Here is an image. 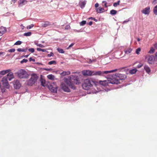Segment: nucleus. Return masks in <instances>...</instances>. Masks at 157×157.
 I'll use <instances>...</instances> for the list:
<instances>
[{"mask_svg":"<svg viewBox=\"0 0 157 157\" xmlns=\"http://www.w3.org/2000/svg\"><path fill=\"white\" fill-rule=\"evenodd\" d=\"M51 25H52L51 23L48 21H46L44 22V23H42L41 24V26L43 27H46Z\"/></svg>","mask_w":157,"mask_h":157,"instance_id":"f3484780","label":"nucleus"},{"mask_svg":"<svg viewBox=\"0 0 157 157\" xmlns=\"http://www.w3.org/2000/svg\"><path fill=\"white\" fill-rule=\"evenodd\" d=\"M38 77L35 74H33L31 75V77L27 81V84L29 86H33L36 81Z\"/></svg>","mask_w":157,"mask_h":157,"instance_id":"39448f33","label":"nucleus"},{"mask_svg":"<svg viewBox=\"0 0 157 157\" xmlns=\"http://www.w3.org/2000/svg\"><path fill=\"white\" fill-rule=\"evenodd\" d=\"M71 73L70 71H64L60 73V75L62 76H64L67 75H69Z\"/></svg>","mask_w":157,"mask_h":157,"instance_id":"412c9836","label":"nucleus"},{"mask_svg":"<svg viewBox=\"0 0 157 157\" xmlns=\"http://www.w3.org/2000/svg\"><path fill=\"white\" fill-rule=\"evenodd\" d=\"M92 62V61L90 59V61H89V63H91Z\"/></svg>","mask_w":157,"mask_h":157,"instance_id":"774afa93","label":"nucleus"},{"mask_svg":"<svg viewBox=\"0 0 157 157\" xmlns=\"http://www.w3.org/2000/svg\"><path fill=\"white\" fill-rule=\"evenodd\" d=\"M110 75L111 78H109V82L112 84H118L120 83L119 79L122 80L125 79L126 78V76L125 75L120 73Z\"/></svg>","mask_w":157,"mask_h":157,"instance_id":"f03ea898","label":"nucleus"},{"mask_svg":"<svg viewBox=\"0 0 157 157\" xmlns=\"http://www.w3.org/2000/svg\"><path fill=\"white\" fill-rule=\"evenodd\" d=\"M49 65L56 64V62L55 60L51 61L48 63Z\"/></svg>","mask_w":157,"mask_h":157,"instance_id":"72a5a7b5","label":"nucleus"},{"mask_svg":"<svg viewBox=\"0 0 157 157\" xmlns=\"http://www.w3.org/2000/svg\"><path fill=\"white\" fill-rule=\"evenodd\" d=\"M130 18H129L128 19H127L126 20H125L124 21H123V22L122 24H125V23H127V22H128L129 21H130Z\"/></svg>","mask_w":157,"mask_h":157,"instance_id":"37998d69","label":"nucleus"},{"mask_svg":"<svg viewBox=\"0 0 157 157\" xmlns=\"http://www.w3.org/2000/svg\"><path fill=\"white\" fill-rule=\"evenodd\" d=\"M144 69L146 71L147 73L148 74H149L151 72V70L150 69V67H148V66L147 65H145L144 66Z\"/></svg>","mask_w":157,"mask_h":157,"instance_id":"6ab92c4d","label":"nucleus"},{"mask_svg":"<svg viewBox=\"0 0 157 157\" xmlns=\"http://www.w3.org/2000/svg\"><path fill=\"white\" fill-rule=\"evenodd\" d=\"M64 81L70 88L73 90L76 89V87L74 84H79V83L78 76H77L71 75L69 78H64Z\"/></svg>","mask_w":157,"mask_h":157,"instance_id":"f257e3e1","label":"nucleus"},{"mask_svg":"<svg viewBox=\"0 0 157 157\" xmlns=\"http://www.w3.org/2000/svg\"><path fill=\"white\" fill-rule=\"evenodd\" d=\"M95 81H93L90 79H86L84 81V83L82 85V86L85 90H88L92 87L93 85L95 86Z\"/></svg>","mask_w":157,"mask_h":157,"instance_id":"20e7f679","label":"nucleus"},{"mask_svg":"<svg viewBox=\"0 0 157 157\" xmlns=\"http://www.w3.org/2000/svg\"><path fill=\"white\" fill-rule=\"evenodd\" d=\"M104 9L103 8H100L99 9H96V11L98 13H103L104 12Z\"/></svg>","mask_w":157,"mask_h":157,"instance_id":"5701e85b","label":"nucleus"},{"mask_svg":"<svg viewBox=\"0 0 157 157\" xmlns=\"http://www.w3.org/2000/svg\"><path fill=\"white\" fill-rule=\"evenodd\" d=\"M155 51V49L153 47H151L150 50L148 52V53L150 54H153L154 53Z\"/></svg>","mask_w":157,"mask_h":157,"instance_id":"473e14b6","label":"nucleus"},{"mask_svg":"<svg viewBox=\"0 0 157 157\" xmlns=\"http://www.w3.org/2000/svg\"><path fill=\"white\" fill-rule=\"evenodd\" d=\"M41 51H42V52H46L47 51H46V50H45V49H42Z\"/></svg>","mask_w":157,"mask_h":157,"instance_id":"bf43d9fd","label":"nucleus"},{"mask_svg":"<svg viewBox=\"0 0 157 157\" xmlns=\"http://www.w3.org/2000/svg\"><path fill=\"white\" fill-rule=\"evenodd\" d=\"M21 86V84L18 80L14 81V87L15 89H19Z\"/></svg>","mask_w":157,"mask_h":157,"instance_id":"ddd939ff","label":"nucleus"},{"mask_svg":"<svg viewBox=\"0 0 157 157\" xmlns=\"http://www.w3.org/2000/svg\"><path fill=\"white\" fill-rule=\"evenodd\" d=\"M140 39L139 38H137V40L138 41H140Z\"/></svg>","mask_w":157,"mask_h":157,"instance_id":"338daca9","label":"nucleus"},{"mask_svg":"<svg viewBox=\"0 0 157 157\" xmlns=\"http://www.w3.org/2000/svg\"><path fill=\"white\" fill-rule=\"evenodd\" d=\"M98 6H99V4L98 3H96L95 4V7L96 8L98 7Z\"/></svg>","mask_w":157,"mask_h":157,"instance_id":"864d4df0","label":"nucleus"},{"mask_svg":"<svg viewBox=\"0 0 157 157\" xmlns=\"http://www.w3.org/2000/svg\"><path fill=\"white\" fill-rule=\"evenodd\" d=\"M2 84L7 89H9L10 85L9 84L7 79L6 77L3 78L2 80Z\"/></svg>","mask_w":157,"mask_h":157,"instance_id":"1a4fd4ad","label":"nucleus"},{"mask_svg":"<svg viewBox=\"0 0 157 157\" xmlns=\"http://www.w3.org/2000/svg\"><path fill=\"white\" fill-rule=\"evenodd\" d=\"M44 70L47 71H50L52 70V69L51 68H45L44 69Z\"/></svg>","mask_w":157,"mask_h":157,"instance_id":"de8ad7c7","label":"nucleus"},{"mask_svg":"<svg viewBox=\"0 0 157 157\" xmlns=\"http://www.w3.org/2000/svg\"><path fill=\"white\" fill-rule=\"evenodd\" d=\"M17 0H12L11 1L14 3H15L16 2Z\"/></svg>","mask_w":157,"mask_h":157,"instance_id":"680f3d73","label":"nucleus"},{"mask_svg":"<svg viewBox=\"0 0 157 157\" xmlns=\"http://www.w3.org/2000/svg\"><path fill=\"white\" fill-rule=\"evenodd\" d=\"M132 49L130 48H128L127 50H124V52L126 54H128L132 51Z\"/></svg>","mask_w":157,"mask_h":157,"instance_id":"4be33fe9","label":"nucleus"},{"mask_svg":"<svg viewBox=\"0 0 157 157\" xmlns=\"http://www.w3.org/2000/svg\"><path fill=\"white\" fill-rule=\"evenodd\" d=\"M22 43V42L20 40H18L14 44V45H20Z\"/></svg>","mask_w":157,"mask_h":157,"instance_id":"c9c22d12","label":"nucleus"},{"mask_svg":"<svg viewBox=\"0 0 157 157\" xmlns=\"http://www.w3.org/2000/svg\"><path fill=\"white\" fill-rule=\"evenodd\" d=\"M117 13V11L114 10H112L110 11V14L112 15H115Z\"/></svg>","mask_w":157,"mask_h":157,"instance_id":"a878e982","label":"nucleus"},{"mask_svg":"<svg viewBox=\"0 0 157 157\" xmlns=\"http://www.w3.org/2000/svg\"><path fill=\"white\" fill-rule=\"evenodd\" d=\"M15 50L14 48L10 49L8 50V51L9 52H15Z\"/></svg>","mask_w":157,"mask_h":157,"instance_id":"79ce46f5","label":"nucleus"},{"mask_svg":"<svg viewBox=\"0 0 157 157\" xmlns=\"http://www.w3.org/2000/svg\"><path fill=\"white\" fill-rule=\"evenodd\" d=\"M86 1H80L79 2V5L80 6V7L82 9L83 8L86 4Z\"/></svg>","mask_w":157,"mask_h":157,"instance_id":"a211bd4d","label":"nucleus"},{"mask_svg":"<svg viewBox=\"0 0 157 157\" xmlns=\"http://www.w3.org/2000/svg\"><path fill=\"white\" fill-rule=\"evenodd\" d=\"M6 74V72H5V70H3V71H1L0 73V74L1 75H4Z\"/></svg>","mask_w":157,"mask_h":157,"instance_id":"a18cd8bd","label":"nucleus"},{"mask_svg":"<svg viewBox=\"0 0 157 157\" xmlns=\"http://www.w3.org/2000/svg\"><path fill=\"white\" fill-rule=\"evenodd\" d=\"M62 83L61 85V89L65 92H70V90L68 87L69 86L66 82Z\"/></svg>","mask_w":157,"mask_h":157,"instance_id":"6e6552de","label":"nucleus"},{"mask_svg":"<svg viewBox=\"0 0 157 157\" xmlns=\"http://www.w3.org/2000/svg\"><path fill=\"white\" fill-rule=\"evenodd\" d=\"M86 23V21H82L80 23V25L81 26H83L85 25Z\"/></svg>","mask_w":157,"mask_h":157,"instance_id":"e433bc0d","label":"nucleus"},{"mask_svg":"<svg viewBox=\"0 0 157 157\" xmlns=\"http://www.w3.org/2000/svg\"><path fill=\"white\" fill-rule=\"evenodd\" d=\"M41 85L44 86L45 87V80L44 79H41L40 80Z\"/></svg>","mask_w":157,"mask_h":157,"instance_id":"c85d7f7f","label":"nucleus"},{"mask_svg":"<svg viewBox=\"0 0 157 157\" xmlns=\"http://www.w3.org/2000/svg\"><path fill=\"white\" fill-rule=\"evenodd\" d=\"M74 44H75L74 43H71L70 45H69V47L67 48V49H69V48H70L72 46H73L74 45Z\"/></svg>","mask_w":157,"mask_h":157,"instance_id":"49530a36","label":"nucleus"},{"mask_svg":"<svg viewBox=\"0 0 157 157\" xmlns=\"http://www.w3.org/2000/svg\"><path fill=\"white\" fill-rule=\"evenodd\" d=\"M143 65L142 64H140L137 66V67L138 68H140L141 67L143 66Z\"/></svg>","mask_w":157,"mask_h":157,"instance_id":"8fccbe9b","label":"nucleus"},{"mask_svg":"<svg viewBox=\"0 0 157 157\" xmlns=\"http://www.w3.org/2000/svg\"><path fill=\"white\" fill-rule=\"evenodd\" d=\"M137 71V70L136 68H134L130 70L129 73L131 74H135Z\"/></svg>","mask_w":157,"mask_h":157,"instance_id":"b1692460","label":"nucleus"},{"mask_svg":"<svg viewBox=\"0 0 157 157\" xmlns=\"http://www.w3.org/2000/svg\"><path fill=\"white\" fill-rule=\"evenodd\" d=\"M20 2L19 5V6H20L21 5H25L26 4L27 1L26 0H20Z\"/></svg>","mask_w":157,"mask_h":157,"instance_id":"aec40b11","label":"nucleus"},{"mask_svg":"<svg viewBox=\"0 0 157 157\" xmlns=\"http://www.w3.org/2000/svg\"><path fill=\"white\" fill-rule=\"evenodd\" d=\"M153 11L155 15H157V5L154 7Z\"/></svg>","mask_w":157,"mask_h":157,"instance_id":"c756f323","label":"nucleus"},{"mask_svg":"<svg viewBox=\"0 0 157 157\" xmlns=\"http://www.w3.org/2000/svg\"><path fill=\"white\" fill-rule=\"evenodd\" d=\"M154 47L157 48V43H156L154 45Z\"/></svg>","mask_w":157,"mask_h":157,"instance_id":"052dcab7","label":"nucleus"},{"mask_svg":"<svg viewBox=\"0 0 157 157\" xmlns=\"http://www.w3.org/2000/svg\"><path fill=\"white\" fill-rule=\"evenodd\" d=\"M36 50L37 51H41L42 49L40 48H37Z\"/></svg>","mask_w":157,"mask_h":157,"instance_id":"5fc2aeb1","label":"nucleus"},{"mask_svg":"<svg viewBox=\"0 0 157 157\" xmlns=\"http://www.w3.org/2000/svg\"><path fill=\"white\" fill-rule=\"evenodd\" d=\"M5 72H6V73H9V72L10 71V70L9 69L7 70H5Z\"/></svg>","mask_w":157,"mask_h":157,"instance_id":"4d7b16f0","label":"nucleus"},{"mask_svg":"<svg viewBox=\"0 0 157 157\" xmlns=\"http://www.w3.org/2000/svg\"><path fill=\"white\" fill-rule=\"evenodd\" d=\"M57 50L58 51V52L60 53H64V51L62 49L58 48L57 49Z\"/></svg>","mask_w":157,"mask_h":157,"instance_id":"2f4dec72","label":"nucleus"},{"mask_svg":"<svg viewBox=\"0 0 157 157\" xmlns=\"http://www.w3.org/2000/svg\"><path fill=\"white\" fill-rule=\"evenodd\" d=\"M27 50H28L27 48H26L25 49H24L23 48H19L17 49V51H18L19 52H25L27 51Z\"/></svg>","mask_w":157,"mask_h":157,"instance_id":"393cba45","label":"nucleus"},{"mask_svg":"<svg viewBox=\"0 0 157 157\" xmlns=\"http://www.w3.org/2000/svg\"><path fill=\"white\" fill-rule=\"evenodd\" d=\"M82 73L84 76H91L93 75V71L90 70H86L83 71Z\"/></svg>","mask_w":157,"mask_h":157,"instance_id":"9b49d317","label":"nucleus"},{"mask_svg":"<svg viewBox=\"0 0 157 157\" xmlns=\"http://www.w3.org/2000/svg\"><path fill=\"white\" fill-rule=\"evenodd\" d=\"M5 53L4 52H0V56H1L4 53Z\"/></svg>","mask_w":157,"mask_h":157,"instance_id":"0e129e2a","label":"nucleus"},{"mask_svg":"<svg viewBox=\"0 0 157 157\" xmlns=\"http://www.w3.org/2000/svg\"><path fill=\"white\" fill-rule=\"evenodd\" d=\"M6 31V27L1 26L0 27V36H2Z\"/></svg>","mask_w":157,"mask_h":157,"instance_id":"dca6fc26","label":"nucleus"},{"mask_svg":"<svg viewBox=\"0 0 157 157\" xmlns=\"http://www.w3.org/2000/svg\"><path fill=\"white\" fill-rule=\"evenodd\" d=\"M93 24V22L92 21H90L89 23H88V25H92Z\"/></svg>","mask_w":157,"mask_h":157,"instance_id":"13d9d810","label":"nucleus"},{"mask_svg":"<svg viewBox=\"0 0 157 157\" xmlns=\"http://www.w3.org/2000/svg\"><path fill=\"white\" fill-rule=\"evenodd\" d=\"M111 75H109L108 74V77H107L108 80L107 81L104 80V81H99V83L100 85H102L104 86H107L108 85V83H109V78H111L110 77Z\"/></svg>","mask_w":157,"mask_h":157,"instance_id":"9d476101","label":"nucleus"},{"mask_svg":"<svg viewBox=\"0 0 157 157\" xmlns=\"http://www.w3.org/2000/svg\"><path fill=\"white\" fill-rule=\"evenodd\" d=\"M152 3L154 5H155L157 3V0H154L152 2Z\"/></svg>","mask_w":157,"mask_h":157,"instance_id":"3c124183","label":"nucleus"},{"mask_svg":"<svg viewBox=\"0 0 157 157\" xmlns=\"http://www.w3.org/2000/svg\"><path fill=\"white\" fill-rule=\"evenodd\" d=\"M48 88L49 90L53 93H56L57 92V88L55 84L52 83L48 86Z\"/></svg>","mask_w":157,"mask_h":157,"instance_id":"0eeeda50","label":"nucleus"},{"mask_svg":"<svg viewBox=\"0 0 157 157\" xmlns=\"http://www.w3.org/2000/svg\"><path fill=\"white\" fill-rule=\"evenodd\" d=\"M147 59V61L149 63L152 64L154 63L155 61V56L152 55H149Z\"/></svg>","mask_w":157,"mask_h":157,"instance_id":"f8f14e48","label":"nucleus"},{"mask_svg":"<svg viewBox=\"0 0 157 157\" xmlns=\"http://www.w3.org/2000/svg\"><path fill=\"white\" fill-rule=\"evenodd\" d=\"M9 81H11L14 77L12 72H9L7 75L6 77Z\"/></svg>","mask_w":157,"mask_h":157,"instance_id":"2eb2a0df","label":"nucleus"},{"mask_svg":"<svg viewBox=\"0 0 157 157\" xmlns=\"http://www.w3.org/2000/svg\"><path fill=\"white\" fill-rule=\"evenodd\" d=\"M34 25L33 24H32L30 25H28L27 27V29H30L32 28L33 27Z\"/></svg>","mask_w":157,"mask_h":157,"instance_id":"4c0bfd02","label":"nucleus"},{"mask_svg":"<svg viewBox=\"0 0 157 157\" xmlns=\"http://www.w3.org/2000/svg\"><path fill=\"white\" fill-rule=\"evenodd\" d=\"M54 55L53 53L52 52H51L50 54L48 55V57H50L51 56H53Z\"/></svg>","mask_w":157,"mask_h":157,"instance_id":"c03bdc74","label":"nucleus"},{"mask_svg":"<svg viewBox=\"0 0 157 157\" xmlns=\"http://www.w3.org/2000/svg\"><path fill=\"white\" fill-rule=\"evenodd\" d=\"M120 2V1L118 0L117 2L114 3L113 4V6L115 7H117L118 5H119Z\"/></svg>","mask_w":157,"mask_h":157,"instance_id":"7c9ffc66","label":"nucleus"},{"mask_svg":"<svg viewBox=\"0 0 157 157\" xmlns=\"http://www.w3.org/2000/svg\"><path fill=\"white\" fill-rule=\"evenodd\" d=\"M35 44L37 46L41 48H44V46L42 44H38L37 43H35Z\"/></svg>","mask_w":157,"mask_h":157,"instance_id":"f704fd0d","label":"nucleus"},{"mask_svg":"<svg viewBox=\"0 0 157 157\" xmlns=\"http://www.w3.org/2000/svg\"><path fill=\"white\" fill-rule=\"evenodd\" d=\"M89 19L93 20L96 22L97 21V19H96L95 18L92 17H91Z\"/></svg>","mask_w":157,"mask_h":157,"instance_id":"603ef678","label":"nucleus"},{"mask_svg":"<svg viewBox=\"0 0 157 157\" xmlns=\"http://www.w3.org/2000/svg\"><path fill=\"white\" fill-rule=\"evenodd\" d=\"M18 77L21 78H27L29 75L27 72L23 69H21L17 73Z\"/></svg>","mask_w":157,"mask_h":157,"instance_id":"423d86ee","label":"nucleus"},{"mask_svg":"<svg viewBox=\"0 0 157 157\" xmlns=\"http://www.w3.org/2000/svg\"><path fill=\"white\" fill-rule=\"evenodd\" d=\"M47 78L50 80H53L54 78V76L52 74L49 75H47Z\"/></svg>","mask_w":157,"mask_h":157,"instance_id":"bb28decb","label":"nucleus"},{"mask_svg":"<svg viewBox=\"0 0 157 157\" xmlns=\"http://www.w3.org/2000/svg\"><path fill=\"white\" fill-rule=\"evenodd\" d=\"M150 8L149 7H147L145 8L141 11L142 13L148 15L150 13Z\"/></svg>","mask_w":157,"mask_h":157,"instance_id":"4468645a","label":"nucleus"},{"mask_svg":"<svg viewBox=\"0 0 157 157\" xmlns=\"http://www.w3.org/2000/svg\"><path fill=\"white\" fill-rule=\"evenodd\" d=\"M31 35L32 33L30 32L25 33L23 34V35L26 36H30Z\"/></svg>","mask_w":157,"mask_h":157,"instance_id":"cd10ccee","label":"nucleus"},{"mask_svg":"<svg viewBox=\"0 0 157 157\" xmlns=\"http://www.w3.org/2000/svg\"><path fill=\"white\" fill-rule=\"evenodd\" d=\"M107 3H105L104 4V6L105 7L107 8Z\"/></svg>","mask_w":157,"mask_h":157,"instance_id":"69168bd1","label":"nucleus"},{"mask_svg":"<svg viewBox=\"0 0 157 157\" xmlns=\"http://www.w3.org/2000/svg\"><path fill=\"white\" fill-rule=\"evenodd\" d=\"M102 4H103V3H107V2H106V1H103L102 2Z\"/></svg>","mask_w":157,"mask_h":157,"instance_id":"e2e57ef3","label":"nucleus"},{"mask_svg":"<svg viewBox=\"0 0 157 157\" xmlns=\"http://www.w3.org/2000/svg\"><path fill=\"white\" fill-rule=\"evenodd\" d=\"M124 67L120 68L118 69H115L113 70H112L109 71H93V75H99L103 76H106L105 75H108L109 73L115 72L118 71H121L122 70L124 69Z\"/></svg>","mask_w":157,"mask_h":157,"instance_id":"7ed1b4c3","label":"nucleus"},{"mask_svg":"<svg viewBox=\"0 0 157 157\" xmlns=\"http://www.w3.org/2000/svg\"><path fill=\"white\" fill-rule=\"evenodd\" d=\"M29 61L30 62L32 61L33 62L35 61V59H32V57H30L29 59Z\"/></svg>","mask_w":157,"mask_h":157,"instance_id":"09e8293b","label":"nucleus"},{"mask_svg":"<svg viewBox=\"0 0 157 157\" xmlns=\"http://www.w3.org/2000/svg\"><path fill=\"white\" fill-rule=\"evenodd\" d=\"M28 51L30 52L31 53H33L34 52L35 50L34 48H29L28 49Z\"/></svg>","mask_w":157,"mask_h":157,"instance_id":"a19ab883","label":"nucleus"},{"mask_svg":"<svg viewBox=\"0 0 157 157\" xmlns=\"http://www.w3.org/2000/svg\"><path fill=\"white\" fill-rule=\"evenodd\" d=\"M28 60L27 59H23L20 62V63L21 64L23 63H26L28 62Z\"/></svg>","mask_w":157,"mask_h":157,"instance_id":"58836bf2","label":"nucleus"},{"mask_svg":"<svg viewBox=\"0 0 157 157\" xmlns=\"http://www.w3.org/2000/svg\"><path fill=\"white\" fill-rule=\"evenodd\" d=\"M29 55H24V56H22V57H25V58H27L28 57Z\"/></svg>","mask_w":157,"mask_h":157,"instance_id":"6e6d98bb","label":"nucleus"},{"mask_svg":"<svg viewBox=\"0 0 157 157\" xmlns=\"http://www.w3.org/2000/svg\"><path fill=\"white\" fill-rule=\"evenodd\" d=\"M141 51V49L140 48H137L136 51V53L137 54H139L140 53V52Z\"/></svg>","mask_w":157,"mask_h":157,"instance_id":"ea45409f","label":"nucleus"}]
</instances>
